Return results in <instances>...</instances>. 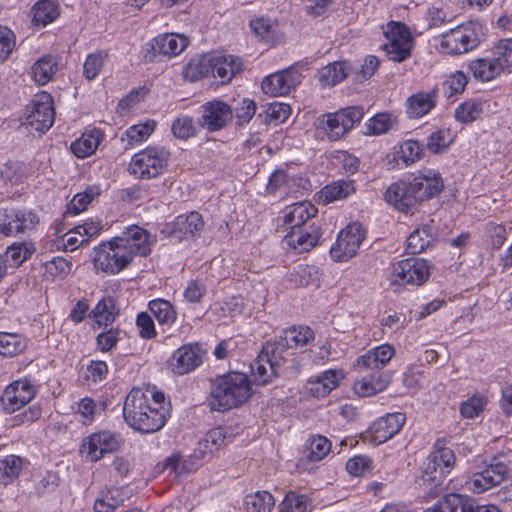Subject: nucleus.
I'll return each instance as SVG.
<instances>
[{
	"mask_svg": "<svg viewBox=\"0 0 512 512\" xmlns=\"http://www.w3.org/2000/svg\"><path fill=\"white\" fill-rule=\"evenodd\" d=\"M315 338L313 330L309 326H293L286 329L272 341L266 342V352L271 354L278 350H292L309 345Z\"/></svg>",
	"mask_w": 512,
	"mask_h": 512,
	"instance_id": "nucleus-17",
	"label": "nucleus"
},
{
	"mask_svg": "<svg viewBox=\"0 0 512 512\" xmlns=\"http://www.w3.org/2000/svg\"><path fill=\"white\" fill-rule=\"evenodd\" d=\"M371 459L360 455L350 458L346 463V470L353 476H361L370 470Z\"/></svg>",
	"mask_w": 512,
	"mask_h": 512,
	"instance_id": "nucleus-63",
	"label": "nucleus"
},
{
	"mask_svg": "<svg viewBox=\"0 0 512 512\" xmlns=\"http://www.w3.org/2000/svg\"><path fill=\"white\" fill-rule=\"evenodd\" d=\"M291 108L288 104L273 102L267 105L266 114L270 121L284 122L290 115Z\"/></svg>",
	"mask_w": 512,
	"mask_h": 512,
	"instance_id": "nucleus-64",
	"label": "nucleus"
},
{
	"mask_svg": "<svg viewBox=\"0 0 512 512\" xmlns=\"http://www.w3.org/2000/svg\"><path fill=\"white\" fill-rule=\"evenodd\" d=\"M114 240L125 252H128L131 260L136 255L143 257L149 255L155 241L149 232L136 225L127 227L120 236L114 237Z\"/></svg>",
	"mask_w": 512,
	"mask_h": 512,
	"instance_id": "nucleus-15",
	"label": "nucleus"
},
{
	"mask_svg": "<svg viewBox=\"0 0 512 512\" xmlns=\"http://www.w3.org/2000/svg\"><path fill=\"white\" fill-rule=\"evenodd\" d=\"M38 223V216L31 210L13 207L0 209V234L6 237L27 233Z\"/></svg>",
	"mask_w": 512,
	"mask_h": 512,
	"instance_id": "nucleus-10",
	"label": "nucleus"
},
{
	"mask_svg": "<svg viewBox=\"0 0 512 512\" xmlns=\"http://www.w3.org/2000/svg\"><path fill=\"white\" fill-rule=\"evenodd\" d=\"M493 55L497 57L504 72L512 71V38L502 39L494 45Z\"/></svg>",
	"mask_w": 512,
	"mask_h": 512,
	"instance_id": "nucleus-52",
	"label": "nucleus"
},
{
	"mask_svg": "<svg viewBox=\"0 0 512 512\" xmlns=\"http://www.w3.org/2000/svg\"><path fill=\"white\" fill-rule=\"evenodd\" d=\"M123 416L130 427L141 433H154L166 422V411L151 406L148 395L141 389H132L128 393Z\"/></svg>",
	"mask_w": 512,
	"mask_h": 512,
	"instance_id": "nucleus-3",
	"label": "nucleus"
},
{
	"mask_svg": "<svg viewBox=\"0 0 512 512\" xmlns=\"http://www.w3.org/2000/svg\"><path fill=\"white\" fill-rule=\"evenodd\" d=\"M14 47V33L9 28L0 25V63L9 57Z\"/></svg>",
	"mask_w": 512,
	"mask_h": 512,
	"instance_id": "nucleus-61",
	"label": "nucleus"
},
{
	"mask_svg": "<svg viewBox=\"0 0 512 512\" xmlns=\"http://www.w3.org/2000/svg\"><path fill=\"white\" fill-rule=\"evenodd\" d=\"M55 120L53 98L47 92L36 94L27 106L26 126L36 131L39 136L47 132Z\"/></svg>",
	"mask_w": 512,
	"mask_h": 512,
	"instance_id": "nucleus-8",
	"label": "nucleus"
},
{
	"mask_svg": "<svg viewBox=\"0 0 512 512\" xmlns=\"http://www.w3.org/2000/svg\"><path fill=\"white\" fill-rule=\"evenodd\" d=\"M292 276L294 277V282L300 286L317 285L319 281L317 268L309 265L299 266Z\"/></svg>",
	"mask_w": 512,
	"mask_h": 512,
	"instance_id": "nucleus-55",
	"label": "nucleus"
},
{
	"mask_svg": "<svg viewBox=\"0 0 512 512\" xmlns=\"http://www.w3.org/2000/svg\"><path fill=\"white\" fill-rule=\"evenodd\" d=\"M188 45V39L180 34L167 33L154 38L147 44L144 59L147 62H158L162 58H171L180 54Z\"/></svg>",
	"mask_w": 512,
	"mask_h": 512,
	"instance_id": "nucleus-14",
	"label": "nucleus"
},
{
	"mask_svg": "<svg viewBox=\"0 0 512 512\" xmlns=\"http://www.w3.org/2000/svg\"><path fill=\"white\" fill-rule=\"evenodd\" d=\"M124 502L123 491L120 488L112 487L107 491H102L95 499V512H113Z\"/></svg>",
	"mask_w": 512,
	"mask_h": 512,
	"instance_id": "nucleus-41",
	"label": "nucleus"
},
{
	"mask_svg": "<svg viewBox=\"0 0 512 512\" xmlns=\"http://www.w3.org/2000/svg\"><path fill=\"white\" fill-rule=\"evenodd\" d=\"M354 192V186L352 181L340 180L329 185H326L321 190V196L324 198V201L334 202L336 200H341L348 197L350 194Z\"/></svg>",
	"mask_w": 512,
	"mask_h": 512,
	"instance_id": "nucleus-44",
	"label": "nucleus"
},
{
	"mask_svg": "<svg viewBox=\"0 0 512 512\" xmlns=\"http://www.w3.org/2000/svg\"><path fill=\"white\" fill-rule=\"evenodd\" d=\"M384 35L388 43L383 45L388 57L393 62H403L411 55L412 36L409 28L401 22L390 21Z\"/></svg>",
	"mask_w": 512,
	"mask_h": 512,
	"instance_id": "nucleus-9",
	"label": "nucleus"
},
{
	"mask_svg": "<svg viewBox=\"0 0 512 512\" xmlns=\"http://www.w3.org/2000/svg\"><path fill=\"white\" fill-rule=\"evenodd\" d=\"M36 395V389L28 379L12 382L0 397L5 412L13 413L29 403Z\"/></svg>",
	"mask_w": 512,
	"mask_h": 512,
	"instance_id": "nucleus-20",
	"label": "nucleus"
},
{
	"mask_svg": "<svg viewBox=\"0 0 512 512\" xmlns=\"http://www.w3.org/2000/svg\"><path fill=\"white\" fill-rule=\"evenodd\" d=\"M350 68V65L344 61L328 64L319 72V80L321 85L335 86L347 78Z\"/></svg>",
	"mask_w": 512,
	"mask_h": 512,
	"instance_id": "nucleus-36",
	"label": "nucleus"
},
{
	"mask_svg": "<svg viewBox=\"0 0 512 512\" xmlns=\"http://www.w3.org/2000/svg\"><path fill=\"white\" fill-rule=\"evenodd\" d=\"M202 115L199 126L209 132L219 131L232 120V108L221 100H213L201 106Z\"/></svg>",
	"mask_w": 512,
	"mask_h": 512,
	"instance_id": "nucleus-21",
	"label": "nucleus"
},
{
	"mask_svg": "<svg viewBox=\"0 0 512 512\" xmlns=\"http://www.w3.org/2000/svg\"><path fill=\"white\" fill-rule=\"evenodd\" d=\"M104 59L102 54L92 53L89 54L83 65V75L88 80L95 79L103 67Z\"/></svg>",
	"mask_w": 512,
	"mask_h": 512,
	"instance_id": "nucleus-59",
	"label": "nucleus"
},
{
	"mask_svg": "<svg viewBox=\"0 0 512 512\" xmlns=\"http://www.w3.org/2000/svg\"><path fill=\"white\" fill-rule=\"evenodd\" d=\"M197 126L192 117L180 116L172 124V133L178 139H188L196 134Z\"/></svg>",
	"mask_w": 512,
	"mask_h": 512,
	"instance_id": "nucleus-54",
	"label": "nucleus"
},
{
	"mask_svg": "<svg viewBox=\"0 0 512 512\" xmlns=\"http://www.w3.org/2000/svg\"><path fill=\"white\" fill-rule=\"evenodd\" d=\"M320 236V227L313 222L303 228H296L289 231L285 235L284 241L289 247L302 253L310 251L315 247L318 244Z\"/></svg>",
	"mask_w": 512,
	"mask_h": 512,
	"instance_id": "nucleus-25",
	"label": "nucleus"
},
{
	"mask_svg": "<svg viewBox=\"0 0 512 512\" xmlns=\"http://www.w3.org/2000/svg\"><path fill=\"white\" fill-rule=\"evenodd\" d=\"M468 70L475 79L482 82L491 81L504 72L495 55L492 58H477L470 61Z\"/></svg>",
	"mask_w": 512,
	"mask_h": 512,
	"instance_id": "nucleus-31",
	"label": "nucleus"
},
{
	"mask_svg": "<svg viewBox=\"0 0 512 512\" xmlns=\"http://www.w3.org/2000/svg\"><path fill=\"white\" fill-rule=\"evenodd\" d=\"M300 82L301 74L296 68L290 67L267 76L262 81L261 88L267 95L283 96L287 95Z\"/></svg>",
	"mask_w": 512,
	"mask_h": 512,
	"instance_id": "nucleus-22",
	"label": "nucleus"
},
{
	"mask_svg": "<svg viewBox=\"0 0 512 512\" xmlns=\"http://www.w3.org/2000/svg\"><path fill=\"white\" fill-rule=\"evenodd\" d=\"M395 354V349L389 344H383L357 359L359 371L383 369Z\"/></svg>",
	"mask_w": 512,
	"mask_h": 512,
	"instance_id": "nucleus-30",
	"label": "nucleus"
},
{
	"mask_svg": "<svg viewBox=\"0 0 512 512\" xmlns=\"http://www.w3.org/2000/svg\"><path fill=\"white\" fill-rule=\"evenodd\" d=\"M485 37L484 26L468 21L441 35L439 50L447 55H461L476 49Z\"/></svg>",
	"mask_w": 512,
	"mask_h": 512,
	"instance_id": "nucleus-5",
	"label": "nucleus"
},
{
	"mask_svg": "<svg viewBox=\"0 0 512 512\" xmlns=\"http://www.w3.org/2000/svg\"><path fill=\"white\" fill-rule=\"evenodd\" d=\"M22 471V459L16 455H8L0 459V481L7 485L16 479Z\"/></svg>",
	"mask_w": 512,
	"mask_h": 512,
	"instance_id": "nucleus-46",
	"label": "nucleus"
},
{
	"mask_svg": "<svg viewBox=\"0 0 512 512\" xmlns=\"http://www.w3.org/2000/svg\"><path fill=\"white\" fill-rule=\"evenodd\" d=\"M26 347L25 340L18 334L1 333L0 334V354L3 356H13L22 352Z\"/></svg>",
	"mask_w": 512,
	"mask_h": 512,
	"instance_id": "nucleus-50",
	"label": "nucleus"
},
{
	"mask_svg": "<svg viewBox=\"0 0 512 512\" xmlns=\"http://www.w3.org/2000/svg\"><path fill=\"white\" fill-rule=\"evenodd\" d=\"M211 56H199L192 58L182 70L185 80L195 82L210 75Z\"/></svg>",
	"mask_w": 512,
	"mask_h": 512,
	"instance_id": "nucleus-37",
	"label": "nucleus"
},
{
	"mask_svg": "<svg viewBox=\"0 0 512 512\" xmlns=\"http://www.w3.org/2000/svg\"><path fill=\"white\" fill-rule=\"evenodd\" d=\"M451 143L452 138L448 131L437 130L428 137L426 148L434 154H441L449 148Z\"/></svg>",
	"mask_w": 512,
	"mask_h": 512,
	"instance_id": "nucleus-53",
	"label": "nucleus"
},
{
	"mask_svg": "<svg viewBox=\"0 0 512 512\" xmlns=\"http://www.w3.org/2000/svg\"><path fill=\"white\" fill-rule=\"evenodd\" d=\"M34 26H46L56 20L60 14L59 6L51 0H40L32 7Z\"/></svg>",
	"mask_w": 512,
	"mask_h": 512,
	"instance_id": "nucleus-35",
	"label": "nucleus"
},
{
	"mask_svg": "<svg viewBox=\"0 0 512 512\" xmlns=\"http://www.w3.org/2000/svg\"><path fill=\"white\" fill-rule=\"evenodd\" d=\"M317 213V208L308 202L295 203L284 210L282 216L283 224L287 225L289 231L296 228L308 226L307 222Z\"/></svg>",
	"mask_w": 512,
	"mask_h": 512,
	"instance_id": "nucleus-29",
	"label": "nucleus"
},
{
	"mask_svg": "<svg viewBox=\"0 0 512 512\" xmlns=\"http://www.w3.org/2000/svg\"><path fill=\"white\" fill-rule=\"evenodd\" d=\"M406 416L403 413H389L372 423L370 426L371 439L375 443H383L396 435L403 424Z\"/></svg>",
	"mask_w": 512,
	"mask_h": 512,
	"instance_id": "nucleus-24",
	"label": "nucleus"
},
{
	"mask_svg": "<svg viewBox=\"0 0 512 512\" xmlns=\"http://www.w3.org/2000/svg\"><path fill=\"white\" fill-rule=\"evenodd\" d=\"M31 70L34 80L40 85H45L56 74L58 65L53 56L46 55L36 61Z\"/></svg>",
	"mask_w": 512,
	"mask_h": 512,
	"instance_id": "nucleus-39",
	"label": "nucleus"
},
{
	"mask_svg": "<svg viewBox=\"0 0 512 512\" xmlns=\"http://www.w3.org/2000/svg\"><path fill=\"white\" fill-rule=\"evenodd\" d=\"M121 447L120 439L110 431H100L84 438L80 452L92 462H97L105 454L113 453Z\"/></svg>",
	"mask_w": 512,
	"mask_h": 512,
	"instance_id": "nucleus-16",
	"label": "nucleus"
},
{
	"mask_svg": "<svg viewBox=\"0 0 512 512\" xmlns=\"http://www.w3.org/2000/svg\"><path fill=\"white\" fill-rule=\"evenodd\" d=\"M482 104L475 101H466L455 109V119L461 123H470L479 118L482 113Z\"/></svg>",
	"mask_w": 512,
	"mask_h": 512,
	"instance_id": "nucleus-51",
	"label": "nucleus"
},
{
	"mask_svg": "<svg viewBox=\"0 0 512 512\" xmlns=\"http://www.w3.org/2000/svg\"><path fill=\"white\" fill-rule=\"evenodd\" d=\"M206 351L198 343L184 344L172 355L170 366L174 374L185 375L198 368Z\"/></svg>",
	"mask_w": 512,
	"mask_h": 512,
	"instance_id": "nucleus-19",
	"label": "nucleus"
},
{
	"mask_svg": "<svg viewBox=\"0 0 512 512\" xmlns=\"http://www.w3.org/2000/svg\"><path fill=\"white\" fill-rule=\"evenodd\" d=\"M169 156L170 153L164 148L148 147L132 157L128 171L140 179L155 178L163 173Z\"/></svg>",
	"mask_w": 512,
	"mask_h": 512,
	"instance_id": "nucleus-7",
	"label": "nucleus"
},
{
	"mask_svg": "<svg viewBox=\"0 0 512 512\" xmlns=\"http://www.w3.org/2000/svg\"><path fill=\"white\" fill-rule=\"evenodd\" d=\"M247 512H271L275 506V499L268 491H257L245 497Z\"/></svg>",
	"mask_w": 512,
	"mask_h": 512,
	"instance_id": "nucleus-43",
	"label": "nucleus"
},
{
	"mask_svg": "<svg viewBox=\"0 0 512 512\" xmlns=\"http://www.w3.org/2000/svg\"><path fill=\"white\" fill-rule=\"evenodd\" d=\"M473 507L474 498L468 495L451 493L424 512H471Z\"/></svg>",
	"mask_w": 512,
	"mask_h": 512,
	"instance_id": "nucleus-33",
	"label": "nucleus"
},
{
	"mask_svg": "<svg viewBox=\"0 0 512 512\" xmlns=\"http://www.w3.org/2000/svg\"><path fill=\"white\" fill-rule=\"evenodd\" d=\"M430 275L428 261L423 258L411 257L398 261L392 266L393 282L399 285H422Z\"/></svg>",
	"mask_w": 512,
	"mask_h": 512,
	"instance_id": "nucleus-12",
	"label": "nucleus"
},
{
	"mask_svg": "<svg viewBox=\"0 0 512 512\" xmlns=\"http://www.w3.org/2000/svg\"><path fill=\"white\" fill-rule=\"evenodd\" d=\"M423 151V145L417 140H407L401 145V157L406 165L419 160Z\"/></svg>",
	"mask_w": 512,
	"mask_h": 512,
	"instance_id": "nucleus-57",
	"label": "nucleus"
},
{
	"mask_svg": "<svg viewBox=\"0 0 512 512\" xmlns=\"http://www.w3.org/2000/svg\"><path fill=\"white\" fill-rule=\"evenodd\" d=\"M508 467L505 463L496 461L480 472L474 473L469 482V489L474 493H483L486 490L501 484L507 477Z\"/></svg>",
	"mask_w": 512,
	"mask_h": 512,
	"instance_id": "nucleus-23",
	"label": "nucleus"
},
{
	"mask_svg": "<svg viewBox=\"0 0 512 512\" xmlns=\"http://www.w3.org/2000/svg\"><path fill=\"white\" fill-rule=\"evenodd\" d=\"M306 446L310 451L308 454L309 460L320 461L331 451L332 444L327 437L314 435L307 440Z\"/></svg>",
	"mask_w": 512,
	"mask_h": 512,
	"instance_id": "nucleus-49",
	"label": "nucleus"
},
{
	"mask_svg": "<svg viewBox=\"0 0 512 512\" xmlns=\"http://www.w3.org/2000/svg\"><path fill=\"white\" fill-rule=\"evenodd\" d=\"M365 239V231L358 222L347 225L339 233L336 243L331 247L330 255L337 262L347 261L358 252Z\"/></svg>",
	"mask_w": 512,
	"mask_h": 512,
	"instance_id": "nucleus-13",
	"label": "nucleus"
},
{
	"mask_svg": "<svg viewBox=\"0 0 512 512\" xmlns=\"http://www.w3.org/2000/svg\"><path fill=\"white\" fill-rule=\"evenodd\" d=\"M437 90L428 93L419 92L407 99L406 113L409 118L417 119L428 114L436 105Z\"/></svg>",
	"mask_w": 512,
	"mask_h": 512,
	"instance_id": "nucleus-32",
	"label": "nucleus"
},
{
	"mask_svg": "<svg viewBox=\"0 0 512 512\" xmlns=\"http://www.w3.org/2000/svg\"><path fill=\"white\" fill-rule=\"evenodd\" d=\"M120 333L121 331L119 329L113 328L100 333L96 337L97 347L102 352H108L112 350L117 345L120 339Z\"/></svg>",
	"mask_w": 512,
	"mask_h": 512,
	"instance_id": "nucleus-62",
	"label": "nucleus"
},
{
	"mask_svg": "<svg viewBox=\"0 0 512 512\" xmlns=\"http://www.w3.org/2000/svg\"><path fill=\"white\" fill-rule=\"evenodd\" d=\"M390 127V115L386 113H379L370 118L366 123L367 133L372 135H380L386 133Z\"/></svg>",
	"mask_w": 512,
	"mask_h": 512,
	"instance_id": "nucleus-60",
	"label": "nucleus"
},
{
	"mask_svg": "<svg viewBox=\"0 0 512 512\" xmlns=\"http://www.w3.org/2000/svg\"><path fill=\"white\" fill-rule=\"evenodd\" d=\"M242 71V61L239 57L233 55H215L211 56L210 74L219 79L223 84L229 83L232 78Z\"/></svg>",
	"mask_w": 512,
	"mask_h": 512,
	"instance_id": "nucleus-28",
	"label": "nucleus"
},
{
	"mask_svg": "<svg viewBox=\"0 0 512 512\" xmlns=\"http://www.w3.org/2000/svg\"><path fill=\"white\" fill-rule=\"evenodd\" d=\"M444 188L439 173L420 174L413 179H401L392 183L384 194V199L398 211L413 214L417 206L437 196Z\"/></svg>",
	"mask_w": 512,
	"mask_h": 512,
	"instance_id": "nucleus-1",
	"label": "nucleus"
},
{
	"mask_svg": "<svg viewBox=\"0 0 512 512\" xmlns=\"http://www.w3.org/2000/svg\"><path fill=\"white\" fill-rule=\"evenodd\" d=\"M391 382V373L374 369L354 383V391L360 397H370L384 391Z\"/></svg>",
	"mask_w": 512,
	"mask_h": 512,
	"instance_id": "nucleus-27",
	"label": "nucleus"
},
{
	"mask_svg": "<svg viewBox=\"0 0 512 512\" xmlns=\"http://www.w3.org/2000/svg\"><path fill=\"white\" fill-rule=\"evenodd\" d=\"M118 315L115 300L111 296L102 298L89 313L98 325L111 324Z\"/></svg>",
	"mask_w": 512,
	"mask_h": 512,
	"instance_id": "nucleus-38",
	"label": "nucleus"
},
{
	"mask_svg": "<svg viewBox=\"0 0 512 512\" xmlns=\"http://www.w3.org/2000/svg\"><path fill=\"white\" fill-rule=\"evenodd\" d=\"M250 396V381L244 373L229 372L210 381L209 406L213 411L224 412L239 407Z\"/></svg>",
	"mask_w": 512,
	"mask_h": 512,
	"instance_id": "nucleus-2",
	"label": "nucleus"
},
{
	"mask_svg": "<svg viewBox=\"0 0 512 512\" xmlns=\"http://www.w3.org/2000/svg\"><path fill=\"white\" fill-rule=\"evenodd\" d=\"M203 227L204 221L201 214L192 211L189 214L177 216L171 224L165 225L161 232L169 238L181 241L188 237L199 236Z\"/></svg>",
	"mask_w": 512,
	"mask_h": 512,
	"instance_id": "nucleus-18",
	"label": "nucleus"
},
{
	"mask_svg": "<svg viewBox=\"0 0 512 512\" xmlns=\"http://www.w3.org/2000/svg\"><path fill=\"white\" fill-rule=\"evenodd\" d=\"M100 144V134L97 130L84 133L79 139L71 143L70 149L78 158L92 155Z\"/></svg>",
	"mask_w": 512,
	"mask_h": 512,
	"instance_id": "nucleus-40",
	"label": "nucleus"
},
{
	"mask_svg": "<svg viewBox=\"0 0 512 512\" xmlns=\"http://www.w3.org/2000/svg\"><path fill=\"white\" fill-rule=\"evenodd\" d=\"M149 310L160 324H172L176 319V312L171 303L164 299H154L149 302Z\"/></svg>",
	"mask_w": 512,
	"mask_h": 512,
	"instance_id": "nucleus-47",
	"label": "nucleus"
},
{
	"mask_svg": "<svg viewBox=\"0 0 512 512\" xmlns=\"http://www.w3.org/2000/svg\"><path fill=\"white\" fill-rule=\"evenodd\" d=\"M256 113V103L248 98H242L235 107L237 124L242 126L250 122Z\"/></svg>",
	"mask_w": 512,
	"mask_h": 512,
	"instance_id": "nucleus-56",
	"label": "nucleus"
},
{
	"mask_svg": "<svg viewBox=\"0 0 512 512\" xmlns=\"http://www.w3.org/2000/svg\"><path fill=\"white\" fill-rule=\"evenodd\" d=\"M275 353L266 352V343L254 363L251 364V372L256 385H266L276 377L277 367L279 365L275 361Z\"/></svg>",
	"mask_w": 512,
	"mask_h": 512,
	"instance_id": "nucleus-26",
	"label": "nucleus"
},
{
	"mask_svg": "<svg viewBox=\"0 0 512 512\" xmlns=\"http://www.w3.org/2000/svg\"><path fill=\"white\" fill-rule=\"evenodd\" d=\"M93 261L95 268L108 274H116L125 269L132 260L128 252H125L113 238L95 250Z\"/></svg>",
	"mask_w": 512,
	"mask_h": 512,
	"instance_id": "nucleus-11",
	"label": "nucleus"
},
{
	"mask_svg": "<svg viewBox=\"0 0 512 512\" xmlns=\"http://www.w3.org/2000/svg\"><path fill=\"white\" fill-rule=\"evenodd\" d=\"M35 248L31 242H16L6 250V259L10 266L18 267L31 257Z\"/></svg>",
	"mask_w": 512,
	"mask_h": 512,
	"instance_id": "nucleus-45",
	"label": "nucleus"
},
{
	"mask_svg": "<svg viewBox=\"0 0 512 512\" xmlns=\"http://www.w3.org/2000/svg\"><path fill=\"white\" fill-rule=\"evenodd\" d=\"M436 239V229L432 224H423L416 228L407 238V253L418 254L432 245Z\"/></svg>",
	"mask_w": 512,
	"mask_h": 512,
	"instance_id": "nucleus-34",
	"label": "nucleus"
},
{
	"mask_svg": "<svg viewBox=\"0 0 512 512\" xmlns=\"http://www.w3.org/2000/svg\"><path fill=\"white\" fill-rule=\"evenodd\" d=\"M454 463L455 456L450 448L434 449L426 458L422 475L415 480L416 485L423 487L427 496L431 498L438 496L444 479L450 473Z\"/></svg>",
	"mask_w": 512,
	"mask_h": 512,
	"instance_id": "nucleus-4",
	"label": "nucleus"
},
{
	"mask_svg": "<svg viewBox=\"0 0 512 512\" xmlns=\"http://www.w3.org/2000/svg\"><path fill=\"white\" fill-rule=\"evenodd\" d=\"M155 122L137 124L129 127L126 130V136L129 139L130 144L140 143L146 140L154 131Z\"/></svg>",
	"mask_w": 512,
	"mask_h": 512,
	"instance_id": "nucleus-58",
	"label": "nucleus"
},
{
	"mask_svg": "<svg viewBox=\"0 0 512 512\" xmlns=\"http://www.w3.org/2000/svg\"><path fill=\"white\" fill-rule=\"evenodd\" d=\"M311 504L307 496L289 491L278 506V512H308Z\"/></svg>",
	"mask_w": 512,
	"mask_h": 512,
	"instance_id": "nucleus-48",
	"label": "nucleus"
},
{
	"mask_svg": "<svg viewBox=\"0 0 512 512\" xmlns=\"http://www.w3.org/2000/svg\"><path fill=\"white\" fill-rule=\"evenodd\" d=\"M275 352V361L279 365L277 367V375L284 377H294L300 373L301 367L299 361L293 356L291 351L285 349Z\"/></svg>",
	"mask_w": 512,
	"mask_h": 512,
	"instance_id": "nucleus-42",
	"label": "nucleus"
},
{
	"mask_svg": "<svg viewBox=\"0 0 512 512\" xmlns=\"http://www.w3.org/2000/svg\"><path fill=\"white\" fill-rule=\"evenodd\" d=\"M364 117V108L360 105L348 106L333 113H325L318 118L319 127L331 141L345 136Z\"/></svg>",
	"mask_w": 512,
	"mask_h": 512,
	"instance_id": "nucleus-6",
	"label": "nucleus"
}]
</instances>
